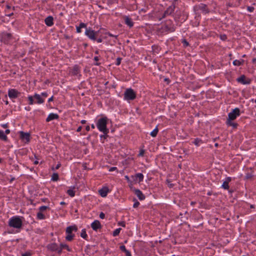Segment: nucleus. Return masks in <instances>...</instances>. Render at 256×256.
<instances>
[{
    "mask_svg": "<svg viewBox=\"0 0 256 256\" xmlns=\"http://www.w3.org/2000/svg\"><path fill=\"white\" fill-rule=\"evenodd\" d=\"M108 120V118L105 116L98 119L96 122L98 130L104 134H108L109 132V130L106 127Z\"/></svg>",
    "mask_w": 256,
    "mask_h": 256,
    "instance_id": "obj_1",
    "label": "nucleus"
},
{
    "mask_svg": "<svg viewBox=\"0 0 256 256\" xmlns=\"http://www.w3.org/2000/svg\"><path fill=\"white\" fill-rule=\"evenodd\" d=\"M22 220L18 216H13L9 220L8 226L16 228H20L22 226Z\"/></svg>",
    "mask_w": 256,
    "mask_h": 256,
    "instance_id": "obj_2",
    "label": "nucleus"
},
{
    "mask_svg": "<svg viewBox=\"0 0 256 256\" xmlns=\"http://www.w3.org/2000/svg\"><path fill=\"white\" fill-rule=\"evenodd\" d=\"M136 98V94L134 90L131 88H128L124 93V98L127 100H134Z\"/></svg>",
    "mask_w": 256,
    "mask_h": 256,
    "instance_id": "obj_3",
    "label": "nucleus"
},
{
    "mask_svg": "<svg viewBox=\"0 0 256 256\" xmlns=\"http://www.w3.org/2000/svg\"><path fill=\"white\" fill-rule=\"evenodd\" d=\"M12 39L11 34L3 32L0 34V41L5 44H8Z\"/></svg>",
    "mask_w": 256,
    "mask_h": 256,
    "instance_id": "obj_4",
    "label": "nucleus"
},
{
    "mask_svg": "<svg viewBox=\"0 0 256 256\" xmlns=\"http://www.w3.org/2000/svg\"><path fill=\"white\" fill-rule=\"evenodd\" d=\"M240 115V110L238 108H235L232 111L228 114L227 120H234L237 116Z\"/></svg>",
    "mask_w": 256,
    "mask_h": 256,
    "instance_id": "obj_5",
    "label": "nucleus"
},
{
    "mask_svg": "<svg viewBox=\"0 0 256 256\" xmlns=\"http://www.w3.org/2000/svg\"><path fill=\"white\" fill-rule=\"evenodd\" d=\"M96 34L97 32H95L90 28H86L85 32L86 35L88 36L89 38L93 40H96Z\"/></svg>",
    "mask_w": 256,
    "mask_h": 256,
    "instance_id": "obj_6",
    "label": "nucleus"
},
{
    "mask_svg": "<svg viewBox=\"0 0 256 256\" xmlns=\"http://www.w3.org/2000/svg\"><path fill=\"white\" fill-rule=\"evenodd\" d=\"M47 248L51 250L52 252H56L58 254H60V246L56 243H52L48 244L47 246Z\"/></svg>",
    "mask_w": 256,
    "mask_h": 256,
    "instance_id": "obj_7",
    "label": "nucleus"
},
{
    "mask_svg": "<svg viewBox=\"0 0 256 256\" xmlns=\"http://www.w3.org/2000/svg\"><path fill=\"white\" fill-rule=\"evenodd\" d=\"M20 139L26 143H28L30 140V134L28 132H24L22 131L20 132Z\"/></svg>",
    "mask_w": 256,
    "mask_h": 256,
    "instance_id": "obj_8",
    "label": "nucleus"
},
{
    "mask_svg": "<svg viewBox=\"0 0 256 256\" xmlns=\"http://www.w3.org/2000/svg\"><path fill=\"white\" fill-rule=\"evenodd\" d=\"M20 93L16 89H10L8 90V96L10 98H18Z\"/></svg>",
    "mask_w": 256,
    "mask_h": 256,
    "instance_id": "obj_9",
    "label": "nucleus"
},
{
    "mask_svg": "<svg viewBox=\"0 0 256 256\" xmlns=\"http://www.w3.org/2000/svg\"><path fill=\"white\" fill-rule=\"evenodd\" d=\"M162 32H172L175 30L173 26L164 24L161 28Z\"/></svg>",
    "mask_w": 256,
    "mask_h": 256,
    "instance_id": "obj_10",
    "label": "nucleus"
},
{
    "mask_svg": "<svg viewBox=\"0 0 256 256\" xmlns=\"http://www.w3.org/2000/svg\"><path fill=\"white\" fill-rule=\"evenodd\" d=\"M175 6L172 5L168 8L164 12L162 18H165L166 16L171 14L174 10Z\"/></svg>",
    "mask_w": 256,
    "mask_h": 256,
    "instance_id": "obj_11",
    "label": "nucleus"
},
{
    "mask_svg": "<svg viewBox=\"0 0 256 256\" xmlns=\"http://www.w3.org/2000/svg\"><path fill=\"white\" fill-rule=\"evenodd\" d=\"M237 80L243 84H249L250 82V79L246 80V76L244 75H242L238 78Z\"/></svg>",
    "mask_w": 256,
    "mask_h": 256,
    "instance_id": "obj_12",
    "label": "nucleus"
},
{
    "mask_svg": "<svg viewBox=\"0 0 256 256\" xmlns=\"http://www.w3.org/2000/svg\"><path fill=\"white\" fill-rule=\"evenodd\" d=\"M91 227L94 230H97L98 229L101 228L102 226L100 222L98 220H95L91 224Z\"/></svg>",
    "mask_w": 256,
    "mask_h": 256,
    "instance_id": "obj_13",
    "label": "nucleus"
},
{
    "mask_svg": "<svg viewBox=\"0 0 256 256\" xmlns=\"http://www.w3.org/2000/svg\"><path fill=\"white\" fill-rule=\"evenodd\" d=\"M134 191L135 194L137 196L140 200H142L145 199L146 196L140 190L136 189Z\"/></svg>",
    "mask_w": 256,
    "mask_h": 256,
    "instance_id": "obj_14",
    "label": "nucleus"
},
{
    "mask_svg": "<svg viewBox=\"0 0 256 256\" xmlns=\"http://www.w3.org/2000/svg\"><path fill=\"white\" fill-rule=\"evenodd\" d=\"M59 118V116L56 114H54V113H50L48 114V116L47 117L46 119V121L47 122H49L52 120L58 119Z\"/></svg>",
    "mask_w": 256,
    "mask_h": 256,
    "instance_id": "obj_15",
    "label": "nucleus"
},
{
    "mask_svg": "<svg viewBox=\"0 0 256 256\" xmlns=\"http://www.w3.org/2000/svg\"><path fill=\"white\" fill-rule=\"evenodd\" d=\"M34 98L36 100V103L38 104H42L44 102V99L39 94H35L34 95Z\"/></svg>",
    "mask_w": 256,
    "mask_h": 256,
    "instance_id": "obj_16",
    "label": "nucleus"
},
{
    "mask_svg": "<svg viewBox=\"0 0 256 256\" xmlns=\"http://www.w3.org/2000/svg\"><path fill=\"white\" fill-rule=\"evenodd\" d=\"M53 20V17L52 16H48L46 18L44 22L46 26H51L54 24Z\"/></svg>",
    "mask_w": 256,
    "mask_h": 256,
    "instance_id": "obj_17",
    "label": "nucleus"
},
{
    "mask_svg": "<svg viewBox=\"0 0 256 256\" xmlns=\"http://www.w3.org/2000/svg\"><path fill=\"white\" fill-rule=\"evenodd\" d=\"M100 194L102 197H106L107 196V194L108 192V188H103L102 189L100 190L99 191Z\"/></svg>",
    "mask_w": 256,
    "mask_h": 256,
    "instance_id": "obj_18",
    "label": "nucleus"
},
{
    "mask_svg": "<svg viewBox=\"0 0 256 256\" xmlns=\"http://www.w3.org/2000/svg\"><path fill=\"white\" fill-rule=\"evenodd\" d=\"M78 228L76 226H69L66 228V233L67 234H72V232L74 231H77Z\"/></svg>",
    "mask_w": 256,
    "mask_h": 256,
    "instance_id": "obj_19",
    "label": "nucleus"
},
{
    "mask_svg": "<svg viewBox=\"0 0 256 256\" xmlns=\"http://www.w3.org/2000/svg\"><path fill=\"white\" fill-rule=\"evenodd\" d=\"M124 21L125 23L129 26L130 28L132 27L134 25V23L132 20V19L128 16L124 17Z\"/></svg>",
    "mask_w": 256,
    "mask_h": 256,
    "instance_id": "obj_20",
    "label": "nucleus"
},
{
    "mask_svg": "<svg viewBox=\"0 0 256 256\" xmlns=\"http://www.w3.org/2000/svg\"><path fill=\"white\" fill-rule=\"evenodd\" d=\"M60 254L62 253L63 249H66L68 252L71 251V249L68 247V245L64 244H60Z\"/></svg>",
    "mask_w": 256,
    "mask_h": 256,
    "instance_id": "obj_21",
    "label": "nucleus"
},
{
    "mask_svg": "<svg viewBox=\"0 0 256 256\" xmlns=\"http://www.w3.org/2000/svg\"><path fill=\"white\" fill-rule=\"evenodd\" d=\"M86 27V24L83 22H81L78 26L76 27V32L80 33L81 32V29Z\"/></svg>",
    "mask_w": 256,
    "mask_h": 256,
    "instance_id": "obj_22",
    "label": "nucleus"
},
{
    "mask_svg": "<svg viewBox=\"0 0 256 256\" xmlns=\"http://www.w3.org/2000/svg\"><path fill=\"white\" fill-rule=\"evenodd\" d=\"M7 136L4 134V132L2 130H0V139L6 141L7 140Z\"/></svg>",
    "mask_w": 256,
    "mask_h": 256,
    "instance_id": "obj_23",
    "label": "nucleus"
},
{
    "mask_svg": "<svg viewBox=\"0 0 256 256\" xmlns=\"http://www.w3.org/2000/svg\"><path fill=\"white\" fill-rule=\"evenodd\" d=\"M158 127H156L150 134V136L152 137H156L158 134Z\"/></svg>",
    "mask_w": 256,
    "mask_h": 256,
    "instance_id": "obj_24",
    "label": "nucleus"
},
{
    "mask_svg": "<svg viewBox=\"0 0 256 256\" xmlns=\"http://www.w3.org/2000/svg\"><path fill=\"white\" fill-rule=\"evenodd\" d=\"M58 173H54L52 176L51 180L52 181H57L58 180Z\"/></svg>",
    "mask_w": 256,
    "mask_h": 256,
    "instance_id": "obj_25",
    "label": "nucleus"
},
{
    "mask_svg": "<svg viewBox=\"0 0 256 256\" xmlns=\"http://www.w3.org/2000/svg\"><path fill=\"white\" fill-rule=\"evenodd\" d=\"M243 62H244L243 60H236L233 62V64L234 66H240L242 64Z\"/></svg>",
    "mask_w": 256,
    "mask_h": 256,
    "instance_id": "obj_26",
    "label": "nucleus"
},
{
    "mask_svg": "<svg viewBox=\"0 0 256 256\" xmlns=\"http://www.w3.org/2000/svg\"><path fill=\"white\" fill-rule=\"evenodd\" d=\"M36 216L38 220H44L45 218L44 215L40 211L37 213Z\"/></svg>",
    "mask_w": 256,
    "mask_h": 256,
    "instance_id": "obj_27",
    "label": "nucleus"
},
{
    "mask_svg": "<svg viewBox=\"0 0 256 256\" xmlns=\"http://www.w3.org/2000/svg\"><path fill=\"white\" fill-rule=\"evenodd\" d=\"M74 235L72 234H67V236L66 237V240L70 242L73 240Z\"/></svg>",
    "mask_w": 256,
    "mask_h": 256,
    "instance_id": "obj_28",
    "label": "nucleus"
},
{
    "mask_svg": "<svg viewBox=\"0 0 256 256\" xmlns=\"http://www.w3.org/2000/svg\"><path fill=\"white\" fill-rule=\"evenodd\" d=\"M231 121L232 120H226V124L228 126H232L234 128H236L238 126L237 124L232 122Z\"/></svg>",
    "mask_w": 256,
    "mask_h": 256,
    "instance_id": "obj_29",
    "label": "nucleus"
},
{
    "mask_svg": "<svg viewBox=\"0 0 256 256\" xmlns=\"http://www.w3.org/2000/svg\"><path fill=\"white\" fill-rule=\"evenodd\" d=\"M136 177L138 178L139 182H141L144 180V175L141 173L136 174Z\"/></svg>",
    "mask_w": 256,
    "mask_h": 256,
    "instance_id": "obj_30",
    "label": "nucleus"
},
{
    "mask_svg": "<svg viewBox=\"0 0 256 256\" xmlns=\"http://www.w3.org/2000/svg\"><path fill=\"white\" fill-rule=\"evenodd\" d=\"M67 194L71 197H74L75 196V192L72 189L68 190Z\"/></svg>",
    "mask_w": 256,
    "mask_h": 256,
    "instance_id": "obj_31",
    "label": "nucleus"
},
{
    "mask_svg": "<svg viewBox=\"0 0 256 256\" xmlns=\"http://www.w3.org/2000/svg\"><path fill=\"white\" fill-rule=\"evenodd\" d=\"M78 72H79V70H78V67L76 66H74V68H73L72 70V74L73 75H76L78 74Z\"/></svg>",
    "mask_w": 256,
    "mask_h": 256,
    "instance_id": "obj_32",
    "label": "nucleus"
},
{
    "mask_svg": "<svg viewBox=\"0 0 256 256\" xmlns=\"http://www.w3.org/2000/svg\"><path fill=\"white\" fill-rule=\"evenodd\" d=\"M202 143V140L198 138H196L194 142V144L196 146H200V144Z\"/></svg>",
    "mask_w": 256,
    "mask_h": 256,
    "instance_id": "obj_33",
    "label": "nucleus"
},
{
    "mask_svg": "<svg viewBox=\"0 0 256 256\" xmlns=\"http://www.w3.org/2000/svg\"><path fill=\"white\" fill-rule=\"evenodd\" d=\"M80 236L84 238V239H86V238L88 237V235L86 233V230L85 229H83L82 230V232H81V234H80Z\"/></svg>",
    "mask_w": 256,
    "mask_h": 256,
    "instance_id": "obj_34",
    "label": "nucleus"
},
{
    "mask_svg": "<svg viewBox=\"0 0 256 256\" xmlns=\"http://www.w3.org/2000/svg\"><path fill=\"white\" fill-rule=\"evenodd\" d=\"M121 228H116L113 232V236H116L119 234L120 231L121 230Z\"/></svg>",
    "mask_w": 256,
    "mask_h": 256,
    "instance_id": "obj_35",
    "label": "nucleus"
},
{
    "mask_svg": "<svg viewBox=\"0 0 256 256\" xmlns=\"http://www.w3.org/2000/svg\"><path fill=\"white\" fill-rule=\"evenodd\" d=\"M222 188L225 190H228L229 188L228 182H224L222 184Z\"/></svg>",
    "mask_w": 256,
    "mask_h": 256,
    "instance_id": "obj_36",
    "label": "nucleus"
},
{
    "mask_svg": "<svg viewBox=\"0 0 256 256\" xmlns=\"http://www.w3.org/2000/svg\"><path fill=\"white\" fill-rule=\"evenodd\" d=\"M34 96H28V100H29V104L32 105L34 104Z\"/></svg>",
    "mask_w": 256,
    "mask_h": 256,
    "instance_id": "obj_37",
    "label": "nucleus"
},
{
    "mask_svg": "<svg viewBox=\"0 0 256 256\" xmlns=\"http://www.w3.org/2000/svg\"><path fill=\"white\" fill-rule=\"evenodd\" d=\"M166 183L168 184V186L169 188H172L174 186V184H172L170 181L168 180H166Z\"/></svg>",
    "mask_w": 256,
    "mask_h": 256,
    "instance_id": "obj_38",
    "label": "nucleus"
},
{
    "mask_svg": "<svg viewBox=\"0 0 256 256\" xmlns=\"http://www.w3.org/2000/svg\"><path fill=\"white\" fill-rule=\"evenodd\" d=\"M48 206H42L40 208L39 210H40V211L42 212L45 210H46V209H48Z\"/></svg>",
    "mask_w": 256,
    "mask_h": 256,
    "instance_id": "obj_39",
    "label": "nucleus"
},
{
    "mask_svg": "<svg viewBox=\"0 0 256 256\" xmlns=\"http://www.w3.org/2000/svg\"><path fill=\"white\" fill-rule=\"evenodd\" d=\"M135 202L133 205V207L136 208L140 205V202L134 199Z\"/></svg>",
    "mask_w": 256,
    "mask_h": 256,
    "instance_id": "obj_40",
    "label": "nucleus"
},
{
    "mask_svg": "<svg viewBox=\"0 0 256 256\" xmlns=\"http://www.w3.org/2000/svg\"><path fill=\"white\" fill-rule=\"evenodd\" d=\"M182 43L184 47L188 46L189 44L188 42L185 39L182 40Z\"/></svg>",
    "mask_w": 256,
    "mask_h": 256,
    "instance_id": "obj_41",
    "label": "nucleus"
},
{
    "mask_svg": "<svg viewBox=\"0 0 256 256\" xmlns=\"http://www.w3.org/2000/svg\"><path fill=\"white\" fill-rule=\"evenodd\" d=\"M120 250H122V251H123L125 253L126 252H128V250L126 248V247L122 245V246H120Z\"/></svg>",
    "mask_w": 256,
    "mask_h": 256,
    "instance_id": "obj_42",
    "label": "nucleus"
},
{
    "mask_svg": "<svg viewBox=\"0 0 256 256\" xmlns=\"http://www.w3.org/2000/svg\"><path fill=\"white\" fill-rule=\"evenodd\" d=\"M60 166H61L60 164V163H58V164L56 165V168H52V170H58V168H60Z\"/></svg>",
    "mask_w": 256,
    "mask_h": 256,
    "instance_id": "obj_43",
    "label": "nucleus"
},
{
    "mask_svg": "<svg viewBox=\"0 0 256 256\" xmlns=\"http://www.w3.org/2000/svg\"><path fill=\"white\" fill-rule=\"evenodd\" d=\"M100 218L102 219H104V218H105V214L102 212H101L100 214Z\"/></svg>",
    "mask_w": 256,
    "mask_h": 256,
    "instance_id": "obj_44",
    "label": "nucleus"
},
{
    "mask_svg": "<svg viewBox=\"0 0 256 256\" xmlns=\"http://www.w3.org/2000/svg\"><path fill=\"white\" fill-rule=\"evenodd\" d=\"M120 62H121V58H117V59H116V64L117 66L120 65Z\"/></svg>",
    "mask_w": 256,
    "mask_h": 256,
    "instance_id": "obj_45",
    "label": "nucleus"
},
{
    "mask_svg": "<svg viewBox=\"0 0 256 256\" xmlns=\"http://www.w3.org/2000/svg\"><path fill=\"white\" fill-rule=\"evenodd\" d=\"M247 10L250 12H252L254 10V8L252 6H248Z\"/></svg>",
    "mask_w": 256,
    "mask_h": 256,
    "instance_id": "obj_46",
    "label": "nucleus"
},
{
    "mask_svg": "<svg viewBox=\"0 0 256 256\" xmlns=\"http://www.w3.org/2000/svg\"><path fill=\"white\" fill-rule=\"evenodd\" d=\"M48 94L46 92H42L41 94V96L43 98H46L48 96Z\"/></svg>",
    "mask_w": 256,
    "mask_h": 256,
    "instance_id": "obj_47",
    "label": "nucleus"
},
{
    "mask_svg": "<svg viewBox=\"0 0 256 256\" xmlns=\"http://www.w3.org/2000/svg\"><path fill=\"white\" fill-rule=\"evenodd\" d=\"M144 151L143 150H140V153L138 154L139 156H143L144 154Z\"/></svg>",
    "mask_w": 256,
    "mask_h": 256,
    "instance_id": "obj_48",
    "label": "nucleus"
},
{
    "mask_svg": "<svg viewBox=\"0 0 256 256\" xmlns=\"http://www.w3.org/2000/svg\"><path fill=\"white\" fill-rule=\"evenodd\" d=\"M22 256H30V254L28 252H26L22 254Z\"/></svg>",
    "mask_w": 256,
    "mask_h": 256,
    "instance_id": "obj_49",
    "label": "nucleus"
},
{
    "mask_svg": "<svg viewBox=\"0 0 256 256\" xmlns=\"http://www.w3.org/2000/svg\"><path fill=\"white\" fill-rule=\"evenodd\" d=\"M53 100H54V96H52L50 98H48V102H50L53 101Z\"/></svg>",
    "mask_w": 256,
    "mask_h": 256,
    "instance_id": "obj_50",
    "label": "nucleus"
},
{
    "mask_svg": "<svg viewBox=\"0 0 256 256\" xmlns=\"http://www.w3.org/2000/svg\"><path fill=\"white\" fill-rule=\"evenodd\" d=\"M231 180H232L231 178H230V177H228V178H226V180H225V182H228V183H229V182H230V181H231Z\"/></svg>",
    "mask_w": 256,
    "mask_h": 256,
    "instance_id": "obj_51",
    "label": "nucleus"
},
{
    "mask_svg": "<svg viewBox=\"0 0 256 256\" xmlns=\"http://www.w3.org/2000/svg\"><path fill=\"white\" fill-rule=\"evenodd\" d=\"M126 256H131V254L129 251H128L126 253Z\"/></svg>",
    "mask_w": 256,
    "mask_h": 256,
    "instance_id": "obj_52",
    "label": "nucleus"
},
{
    "mask_svg": "<svg viewBox=\"0 0 256 256\" xmlns=\"http://www.w3.org/2000/svg\"><path fill=\"white\" fill-rule=\"evenodd\" d=\"M82 128V127L81 126H79V127L77 128L76 131H77L78 132H80V131L81 130Z\"/></svg>",
    "mask_w": 256,
    "mask_h": 256,
    "instance_id": "obj_53",
    "label": "nucleus"
},
{
    "mask_svg": "<svg viewBox=\"0 0 256 256\" xmlns=\"http://www.w3.org/2000/svg\"><path fill=\"white\" fill-rule=\"evenodd\" d=\"M221 39L222 40H225L226 39V36L225 35L221 36Z\"/></svg>",
    "mask_w": 256,
    "mask_h": 256,
    "instance_id": "obj_54",
    "label": "nucleus"
},
{
    "mask_svg": "<svg viewBox=\"0 0 256 256\" xmlns=\"http://www.w3.org/2000/svg\"><path fill=\"white\" fill-rule=\"evenodd\" d=\"M2 126L4 128H6L8 127V124H3L2 125Z\"/></svg>",
    "mask_w": 256,
    "mask_h": 256,
    "instance_id": "obj_55",
    "label": "nucleus"
},
{
    "mask_svg": "<svg viewBox=\"0 0 256 256\" xmlns=\"http://www.w3.org/2000/svg\"><path fill=\"white\" fill-rule=\"evenodd\" d=\"M10 130L8 129L6 130L5 131V133L6 134H10Z\"/></svg>",
    "mask_w": 256,
    "mask_h": 256,
    "instance_id": "obj_56",
    "label": "nucleus"
},
{
    "mask_svg": "<svg viewBox=\"0 0 256 256\" xmlns=\"http://www.w3.org/2000/svg\"><path fill=\"white\" fill-rule=\"evenodd\" d=\"M86 131H89L90 130V126H87L86 128Z\"/></svg>",
    "mask_w": 256,
    "mask_h": 256,
    "instance_id": "obj_57",
    "label": "nucleus"
},
{
    "mask_svg": "<svg viewBox=\"0 0 256 256\" xmlns=\"http://www.w3.org/2000/svg\"><path fill=\"white\" fill-rule=\"evenodd\" d=\"M116 167H112L110 168V171H112V170H116Z\"/></svg>",
    "mask_w": 256,
    "mask_h": 256,
    "instance_id": "obj_58",
    "label": "nucleus"
},
{
    "mask_svg": "<svg viewBox=\"0 0 256 256\" xmlns=\"http://www.w3.org/2000/svg\"><path fill=\"white\" fill-rule=\"evenodd\" d=\"M98 42H102V40L101 38H98L96 40Z\"/></svg>",
    "mask_w": 256,
    "mask_h": 256,
    "instance_id": "obj_59",
    "label": "nucleus"
},
{
    "mask_svg": "<svg viewBox=\"0 0 256 256\" xmlns=\"http://www.w3.org/2000/svg\"><path fill=\"white\" fill-rule=\"evenodd\" d=\"M86 120H82L81 121V123H82V124H86Z\"/></svg>",
    "mask_w": 256,
    "mask_h": 256,
    "instance_id": "obj_60",
    "label": "nucleus"
},
{
    "mask_svg": "<svg viewBox=\"0 0 256 256\" xmlns=\"http://www.w3.org/2000/svg\"><path fill=\"white\" fill-rule=\"evenodd\" d=\"M94 60H96V61H98V56H95L94 58Z\"/></svg>",
    "mask_w": 256,
    "mask_h": 256,
    "instance_id": "obj_61",
    "label": "nucleus"
},
{
    "mask_svg": "<svg viewBox=\"0 0 256 256\" xmlns=\"http://www.w3.org/2000/svg\"><path fill=\"white\" fill-rule=\"evenodd\" d=\"M120 224L122 226L124 227L125 226V224H124V222H121V224Z\"/></svg>",
    "mask_w": 256,
    "mask_h": 256,
    "instance_id": "obj_62",
    "label": "nucleus"
},
{
    "mask_svg": "<svg viewBox=\"0 0 256 256\" xmlns=\"http://www.w3.org/2000/svg\"><path fill=\"white\" fill-rule=\"evenodd\" d=\"M108 35L110 36H114V37H115V38H116V36H114L113 34H109Z\"/></svg>",
    "mask_w": 256,
    "mask_h": 256,
    "instance_id": "obj_63",
    "label": "nucleus"
},
{
    "mask_svg": "<svg viewBox=\"0 0 256 256\" xmlns=\"http://www.w3.org/2000/svg\"><path fill=\"white\" fill-rule=\"evenodd\" d=\"M34 164H38V160H35L34 162Z\"/></svg>",
    "mask_w": 256,
    "mask_h": 256,
    "instance_id": "obj_64",
    "label": "nucleus"
}]
</instances>
